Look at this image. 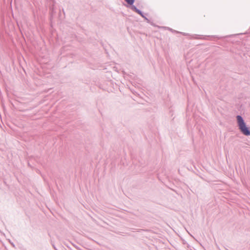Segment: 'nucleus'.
<instances>
[{
  "label": "nucleus",
  "instance_id": "nucleus-1",
  "mask_svg": "<svg viewBox=\"0 0 250 250\" xmlns=\"http://www.w3.org/2000/svg\"><path fill=\"white\" fill-rule=\"evenodd\" d=\"M238 126L240 131L246 136L250 135V129L247 127L243 117L240 115L236 116Z\"/></svg>",
  "mask_w": 250,
  "mask_h": 250
},
{
  "label": "nucleus",
  "instance_id": "nucleus-2",
  "mask_svg": "<svg viewBox=\"0 0 250 250\" xmlns=\"http://www.w3.org/2000/svg\"><path fill=\"white\" fill-rule=\"evenodd\" d=\"M209 36H203L202 37H199V35L194 34L192 36L191 38L194 39H203V40H208L207 38Z\"/></svg>",
  "mask_w": 250,
  "mask_h": 250
},
{
  "label": "nucleus",
  "instance_id": "nucleus-3",
  "mask_svg": "<svg viewBox=\"0 0 250 250\" xmlns=\"http://www.w3.org/2000/svg\"><path fill=\"white\" fill-rule=\"evenodd\" d=\"M130 9L133 10V11L136 12L137 14H138L139 15L141 14V12L142 11H141L140 10H139V9H138L134 5H132V6L130 7Z\"/></svg>",
  "mask_w": 250,
  "mask_h": 250
},
{
  "label": "nucleus",
  "instance_id": "nucleus-4",
  "mask_svg": "<svg viewBox=\"0 0 250 250\" xmlns=\"http://www.w3.org/2000/svg\"><path fill=\"white\" fill-rule=\"evenodd\" d=\"M135 0H125V1L131 6L133 5Z\"/></svg>",
  "mask_w": 250,
  "mask_h": 250
},
{
  "label": "nucleus",
  "instance_id": "nucleus-5",
  "mask_svg": "<svg viewBox=\"0 0 250 250\" xmlns=\"http://www.w3.org/2000/svg\"><path fill=\"white\" fill-rule=\"evenodd\" d=\"M144 18L146 21H148V19L146 17H145V18Z\"/></svg>",
  "mask_w": 250,
  "mask_h": 250
},
{
  "label": "nucleus",
  "instance_id": "nucleus-6",
  "mask_svg": "<svg viewBox=\"0 0 250 250\" xmlns=\"http://www.w3.org/2000/svg\"><path fill=\"white\" fill-rule=\"evenodd\" d=\"M144 15V13L142 12L141 14L140 15L142 17Z\"/></svg>",
  "mask_w": 250,
  "mask_h": 250
},
{
  "label": "nucleus",
  "instance_id": "nucleus-7",
  "mask_svg": "<svg viewBox=\"0 0 250 250\" xmlns=\"http://www.w3.org/2000/svg\"><path fill=\"white\" fill-rule=\"evenodd\" d=\"M142 17H143V18H145V16H144V15H143L142 16Z\"/></svg>",
  "mask_w": 250,
  "mask_h": 250
},
{
  "label": "nucleus",
  "instance_id": "nucleus-8",
  "mask_svg": "<svg viewBox=\"0 0 250 250\" xmlns=\"http://www.w3.org/2000/svg\"><path fill=\"white\" fill-rule=\"evenodd\" d=\"M183 35H186V34L185 33H183Z\"/></svg>",
  "mask_w": 250,
  "mask_h": 250
}]
</instances>
